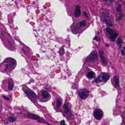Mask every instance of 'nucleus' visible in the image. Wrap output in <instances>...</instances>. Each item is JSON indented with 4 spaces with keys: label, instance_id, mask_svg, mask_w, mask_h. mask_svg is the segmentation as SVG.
<instances>
[{
    "label": "nucleus",
    "instance_id": "obj_1",
    "mask_svg": "<svg viewBox=\"0 0 125 125\" xmlns=\"http://www.w3.org/2000/svg\"><path fill=\"white\" fill-rule=\"evenodd\" d=\"M4 64L5 68L3 71H1L2 73L7 72L8 70H14L16 67V60L12 58H7L4 60Z\"/></svg>",
    "mask_w": 125,
    "mask_h": 125
},
{
    "label": "nucleus",
    "instance_id": "obj_2",
    "mask_svg": "<svg viewBox=\"0 0 125 125\" xmlns=\"http://www.w3.org/2000/svg\"><path fill=\"white\" fill-rule=\"evenodd\" d=\"M109 79L110 76L109 75L106 74L105 72H102L98 78L94 79V83H100V82L107 83Z\"/></svg>",
    "mask_w": 125,
    "mask_h": 125
},
{
    "label": "nucleus",
    "instance_id": "obj_3",
    "mask_svg": "<svg viewBox=\"0 0 125 125\" xmlns=\"http://www.w3.org/2000/svg\"><path fill=\"white\" fill-rule=\"evenodd\" d=\"M106 31L107 33H108L111 41L112 42H115L116 41V39H117V38H118V36H119V34L117 33V32L109 27H107L106 28Z\"/></svg>",
    "mask_w": 125,
    "mask_h": 125
},
{
    "label": "nucleus",
    "instance_id": "obj_4",
    "mask_svg": "<svg viewBox=\"0 0 125 125\" xmlns=\"http://www.w3.org/2000/svg\"><path fill=\"white\" fill-rule=\"evenodd\" d=\"M93 117L98 121L102 120L103 118V111L100 108L95 109L93 112Z\"/></svg>",
    "mask_w": 125,
    "mask_h": 125
},
{
    "label": "nucleus",
    "instance_id": "obj_5",
    "mask_svg": "<svg viewBox=\"0 0 125 125\" xmlns=\"http://www.w3.org/2000/svg\"><path fill=\"white\" fill-rule=\"evenodd\" d=\"M63 109L64 110V112L62 113V116L65 117V118L69 117V116L72 115L73 111L71 110L70 108H69V104L67 103H65L63 104Z\"/></svg>",
    "mask_w": 125,
    "mask_h": 125
},
{
    "label": "nucleus",
    "instance_id": "obj_6",
    "mask_svg": "<svg viewBox=\"0 0 125 125\" xmlns=\"http://www.w3.org/2000/svg\"><path fill=\"white\" fill-rule=\"evenodd\" d=\"M89 95V91L88 90L83 89L81 90L79 93V96L81 99L85 100Z\"/></svg>",
    "mask_w": 125,
    "mask_h": 125
},
{
    "label": "nucleus",
    "instance_id": "obj_7",
    "mask_svg": "<svg viewBox=\"0 0 125 125\" xmlns=\"http://www.w3.org/2000/svg\"><path fill=\"white\" fill-rule=\"evenodd\" d=\"M102 16L104 17V22L106 23L107 27H112V21L108 19L109 18V14L102 13Z\"/></svg>",
    "mask_w": 125,
    "mask_h": 125
},
{
    "label": "nucleus",
    "instance_id": "obj_8",
    "mask_svg": "<svg viewBox=\"0 0 125 125\" xmlns=\"http://www.w3.org/2000/svg\"><path fill=\"white\" fill-rule=\"evenodd\" d=\"M117 11L118 12L119 17L116 19V21L119 22V21H121V20H122L123 18L125 17V15L123 13V9H122V6L121 5L119 4L118 5Z\"/></svg>",
    "mask_w": 125,
    "mask_h": 125
},
{
    "label": "nucleus",
    "instance_id": "obj_9",
    "mask_svg": "<svg viewBox=\"0 0 125 125\" xmlns=\"http://www.w3.org/2000/svg\"><path fill=\"white\" fill-rule=\"evenodd\" d=\"M84 26H86V22L85 21H81L80 23H78L74 27V30H72V33H73V34L77 35V34H78V32H76V31L80 30V29H81V27H84Z\"/></svg>",
    "mask_w": 125,
    "mask_h": 125
},
{
    "label": "nucleus",
    "instance_id": "obj_10",
    "mask_svg": "<svg viewBox=\"0 0 125 125\" xmlns=\"http://www.w3.org/2000/svg\"><path fill=\"white\" fill-rule=\"evenodd\" d=\"M97 58V52L95 51H92L90 55L85 59V62H87L88 61H91L92 60H94Z\"/></svg>",
    "mask_w": 125,
    "mask_h": 125
},
{
    "label": "nucleus",
    "instance_id": "obj_11",
    "mask_svg": "<svg viewBox=\"0 0 125 125\" xmlns=\"http://www.w3.org/2000/svg\"><path fill=\"white\" fill-rule=\"evenodd\" d=\"M114 84L112 83V84H113L115 88L119 89V88H120V77H119V76H115L114 77Z\"/></svg>",
    "mask_w": 125,
    "mask_h": 125
},
{
    "label": "nucleus",
    "instance_id": "obj_12",
    "mask_svg": "<svg viewBox=\"0 0 125 125\" xmlns=\"http://www.w3.org/2000/svg\"><path fill=\"white\" fill-rule=\"evenodd\" d=\"M74 16L76 18L80 17L81 14H82V10H81V6L76 5L74 10Z\"/></svg>",
    "mask_w": 125,
    "mask_h": 125
},
{
    "label": "nucleus",
    "instance_id": "obj_13",
    "mask_svg": "<svg viewBox=\"0 0 125 125\" xmlns=\"http://www.w3.org/2000/svg\"><path fill=\"white\" fill-rule=\"evenodd\" d=\"M99 54L100 56L101 57V60L103 62V66H107V61H106V59H105V57H104V52L102 50H100L99 51Z\"/></svg>",
    "mask_w": 125,
    "mask_h": 125
},
{
    "label": "nucleus",
    "instance_id": "obj_14",
    "mask_svg": "<svg viewBox=\"0 0 125 125\" xmlns=\"http://www.w3.org/2000/svg\"><path fill=\"white\" fill-rule=\"evenodd\" d=\"M8 82V88L10 91H11L12 89H13V87H14V82L11 79H8L7 80Z\"/></svg>",
    "mask_w": 125,
    "mask_h": 125
},
{
    "label": "nucleus",
    "instance_id": "obj_15",
    "mask_svg": "<svg viewBox=\"0 0 125 125\" xmlns=\"http://www.w3.org/2000/svg\"><path fill=\"white\" fill-rule=\"evenodd\" d=\"M38 122V123H42L45 125H51V124L47 123L45 120H44L42 118H41L40 116L37 115V118L35 119Z\"/></svg>",
    "mask_w": 125,
    "mask_h": 125
},
{
    "label": "nucleus",
    "instance_id": "obj_16",
    "mask_svg": "<svg viewBox=\"0 0 125 125\" xmlns=\"http://www.w3.org/2000/svg\"><path fill=\"white\" fill-rule=\"evenodd\" d=\"M23 92L26 94L27 97L29 98V96H36V94H35V92L33 91H28L27 90H23Z\"/></svg>",
    "mask_w": 125,
    "mask_h": 125
},
{
    "label": "nucleus",
    "instance_id": "obj_17",
    "mask_svg": "<svg viewBox=\"0 0 125 125\" xmlns=\"http://www.w3.org/2000/svg\"><path fill=\"white\" fill-rule=\"evenodd\" d=\"M94 76H95V73L93 71H90L87 73L86 78H87L88 80H92V79L94 78Z\"/></svg>",
    "mask_w": 125,
    "mask_h": 125
},
{
    "label": "nucleus",
    "instance_id": "obj_18",
    "mask_svg": "<svg viewBox=\"0 0 125 125\" xmlns=\"http://www.w3.org/2000/svg\"><path fill=\"white\" fill-rule=\"evenodd\" d=\"M122 43H123V40L122 39V38L120 37H118L116 44L118 45L120 49L122 47Z\"/></svg>",
    "mask_w": 125,
    "mask_h": 125
},
{
    "label": "nucleus",
    "instance_id": "obj_19",
    "mask_svg": "<svg viewBox=\"0 0 125 125\" xmlns=\"http://www.w3.org/2000/svg\"><path fill=\"white\" fill-rule=\"evenodd\" d=\"M42 97L43 98V99H45L46 98H48L49 96H50V95L48 92H47L46 91H44L42 92Z\"/></svg>",
    "mask_w": 125,
    "mask_h": 125
},
{
    "label": "nucleus",
    "instance_id": "obj_20",
    "mask_svg": "<svg viewBox=\"0 0 125 125\" xmlns=\"http://www.w3.org/2000/svg\"><path fill=\"white\" fill-rule=\"evenodd\" d=\"M56 105L57 109H60L62 106V101L61 100L58 99L56 101Z\"/></svg>",
    "mask_w": 125,
    "mask_h": 125
},
{
    "label": "nucleus",
    "instance_id": "obj_21",
    "mask_svg": "<svg viewBox=\"0 0 125 125\" xmlns=\"http://www.w3.org/2000/svg\"><path fill=\"white\" fill-rule=\"evenodd\" d=\"M121 111L120 106L116 105V107L113 109V115H115L116 113H118Z\"/></svg>",
    "mask_w": 125,
    "mask_h": 125
},
{
    "label": "nucleus",
    "instance_id": "obj_22",
    "mask_svg": "<svg viewBox=\"0 0 125 125\" xmlns=\"http://www.w3.org/2000/svg\"><path fill=\"white\" fill-rule=\"evenodd\" d=\"M37 115L34 114H29L27 115V119H32L33 120H36L37 118Z\"/></svg>",
    "mask_w": 125,
    "mask_h": 125
},
{
    "label": "nucleus",
    "instance_id": "obj_23",
    "mask_svg": "<svg viewBox=\"0 0 125 125\" xmlns=\"http://www.w3.org/2000/svg\"><path fill=\"white\" fill-rule=\"evenodd\" d=\"M29 47L26 46L25 48L22 49V52L25 54V55H28L29 54Z\"/></svg>",
    "mask_w": 125,
    "mask_h": 125
},
{
    "label": "nucleus",
    "instance_id": "obj_24",
    "mask_svg": "<svg viewBox=\"0 0 125 125\" xmlns=\"http://www.w3.org/2000/svg\"><path fill=\"white\" fill-rule=\"evenodd\" d=\"M59 53L60 54V55H63V54H65V50H64V48L63 47H61L59 49Z\"/></svg>",
    "mask_w": 125,
    "mask_h": 125
},
{
    "label": "nucleus",
    "instance_id": "obj_25",
    "mask_svg": "<svg viewBox=\"0 0 125 125\" xmlns=\"http://www.w3.org/2000/svg\"><path fill=\"white\" fill-rule=\"evenodd\" d=\"M9 44L8 48L10 50H14L15 49V47L10 42H9Z\"/></svg>",
    "mask_w": 125,
    "mask_h": 125
},
{
    "label": "nucleus",
    "instance_id": "obj_26",
    "mask_svg": "<svg viewBox=\"0 0 125 125\" xmlns=\"http://www.w3.org/2000/svg\"><path fill=\"white\" fill-rule=\"evenodd\" d=\"M9 120L10 122H11V123H14V122L16 121V120H17V119L16 118L10 117L9 118Z\"/></svg>",
    "mask_w": 125,
    "mask_h": 125
},
{
    "label": "nucleus",
    "instance_id": "obj_27",
    "mask_svg": "<svg viewBox=\"0 0 125 125\" xmlns=\"http://www.w3.org/2000/svg\"><path fill=\"white\" fill-rule=\"evenodd\" d=\"M93 40H94V41H96V42H100V38L99 37H94V38H93Z\"/></svg>",
    "mask_w": 125,
    "mask_h": 125
},
{
    "label": "nucleus",
    "instance_id": "obj_28",
    "mask_svg": "<svg viewBox=\"0 0 125 125\" xmlns=\"http://www.w3.org/2000/svg\"><path fill=\"white\" fill-rule=\"evenodd\" d=\"M121 54H122V55L125 56V51H124V50H123V49H121Z\"/></svg>",
    "mask_w": 125,
    "mask_h": 125
},
{
    "label": "nucleus",
    "instance_id": "obj_29",
    "mask_svg": "<svg viewBox=\"0 0 125 125\" xmlns=\"http://www.w3.org/2000/svg\"><path fill=\"white\" fill-rule=\"evenodd\" d=\"M3 97L4 98V99H5V100H7V101H9V100H10V99L8 98V97L3 96Z\"/></svg>",
    "mask_w": 125,
    "mask_h": 125
},
{
    "label": "nucleus",
    "instance_id": "obj_30",
    "mask_svg": "<svg viewBox=\"0 0 125 125\" xmlns=\"http://www.w3.org/2000/svg\"><path fill=\"white\" fill-rule=\"evenodd\" d=\"M83 15H84V16H85V17H87V14H86V13H85V12H83Z\"/></svg>",
    "mask_w": 125,
    "mask_h": 125
},
{
    "label": "nucleus",
    "instance_id": "obj_31",
    "mask_svg": "<svg viewBox=\"0 0 125 125\" xmlns=\"http://www.w3.org/2000/svg\"><path fill=\"white\" fill-rule=\"evenodd\" d=\"M30 82L32 83H35V80H34V79H31L30 80Z\"/></svg>",
    "mask_w": 125,
    "mask_h": 125
},
{
    "label": "nucleus",
    "instance_id": "obj_32",
    "mask_svg": "<svg viewBox=\"0 0 125 125\" xmlns=\"http://www.w3.org/2000/svg\"><path fill=\"white\" fill-rule=\"evenodd\" d=\"M2 69H3V67H2V66L0 65V71H1V70H2Z\"/></svg>",
    "mask_w": 125,
    "mask_h": 125
},
{
    "label": "nucleus",
    "instance_id": "obj_33",
    "mask_svg": "<svg viewBox=\"0 0 125 125\" xmlns=\"http://www.w3.org/2000/svg\"><path fill=\"white\" fill-rule=\"evenodd\" d=\"M1 14H2L0 12V20H1Z\"/></svg>",
    "mask_w": 125,
    "mask_h": 125
},
{
    "label": "nucleus",
    "instance_id": "obj_34",
    "mask_svg": "<svg viewBox=\"0 0 125 125\" xmlns=\"http://www.w3.org/2000/svg\"><path fill=\"white\" fill-rule=\"evenodd\" d=\"M104 1H107L108 0H104ZM110 1L112 2V1H114V0H110Z\"/></svg>",
    "mask_w": 125,
    "mask_h": 125
},
{
    "label": "nucleus",
    "instance_id": "obj_35",
    "mask_svg": "<svg viewBox=\"0 0 125 125\" xmlns=\"http://www.w3.org/2000/svg\"><path fill=\"white\" fill-rule=\"evenodd\" d=\"M1 35L2 37H3V36H4V33H3V32H2V33H1Z\"/></svg>",
    "mask_w": 125,
    "mask_h": 125
},
{
    "label": "nucleus",
    "instance_id": "obj_36",
    "mask_svg": "<svg viewBox=\"0 0 125 125\" xmlns=\"http://www.w3.org/2000/svg\"><path fill=\"white\" fill-rule=\"evenodd\" d=\"M30 83H31L30 81H29V82H28L27 83H26V84H30Z\"/></svg>",
    "mask_w": 125,
    "mask_h": 125
},
{
    "label": "nucleus",
    "instance_id": "obj_37",
    "mask_svg": "<svg viewBox=\"0 0 125 125\" xmlns=\"http://www.w3.org/2000/svg\"><path fill=\"white\" fill-rule=\"evenodd\" d=\"M82 73V71H80L79 73H78V75H80V74H81Z\"/></svg>",
    "mask_w": 125,
    "mask_h": 125
},
{
    "label": "nucleus",
    "instance_id": "obj_38",
    "mask_svg": "<svg viewBox=\"0 0 125 125\" xmlns=\"http://www.w3.org/2000/svg\"><path fill=\"white\" fill-rule=\"evenodd\" d=\"M123 50H124V51H125V47H123V49H122Z\"/></svg>",
    "mask_w": 125,
    "mask_h": 125
},
{
    "label": "nucleus",
    "instance_id": "obj_39",
    "mask_svg": "<svg viewBox=\"0 0 125 125\" xmlns=\"http://www.w3.org/2000/svg\"><path fill=\"white\" fill-rule=\"evenodd\" d=\"M52 54H55V53L54 52H52Z\"/></svg>",
    "mask_w": 125,
    "mask_h": 125
},
{
    "label": "nucleus",
    "instance_id": "obj_40",
    "mask_svg": "<svg viewBox=\"0 0 125 125\" xmlns=\"http://www.w3.org/2000/svg\"><path fill=\"white\" fill-rule=\"evenodd\" d=\"M15 29H17V30H18V27H16Z\"/></svg>",
    "mask_w": 125,
    "mask_h": 125
},
{
    "label": "nucleus",
    "instance_id": "obj_41",
    "mask_svg": "<svg viewBox=\"0 0 125 125\" xmlns=\"http://www.w3.org/2000/svg\"><path fill=\"white\" fill-rule=\"evenodd\" d=\"M56 112H57L58 113V112H59V111H58V110H56Z\"/></svg>",
    "mask_w": 125,
    "mask_h": 125
},
{
    "label": "nucleus",
    "instance_id": "obj_42",
    "mask_svg": "<svg viewBox=\"0 0 125 125\" xmlns=\"http://www.w3.org/2000/svg\"><path fill=\"white\" fill-rule=\"evenodd\" d=\"M123 114L124 115V116H125V112H124Z\"/></svg>",
    "mask_w": 125,
    "mask_h": 125
},
{
    "label": "nucleus",
    "instance_id": "obj_43",
    "mask_svg": "<svg viewBox=\"0 0 125 125\" xmlns=\"http://www.w3.org/2000/svg\"><path fill=\"white\" fill-rule=\"evenodd\" d=\"M42 52L44 53L45 52V51H42Z\"/></svg>",
    "mask_w": 125,
    "mask_h": 125
},
{
    "label": "nucleus",
    "instance_id": "obj_44",
    "mask_svg": "<svg viewBox=\"0 0 125 125\" xmlns=\"http://www.w3.org/2000/svg\"><path fill=\"white\" fill-rule=\"evenodd\" d=\"M10 29H13V27H10Z\"/></svg>",
    "mask_w": 125,
    "mask_h": 125
},
{
    "label": "nucleus",
    "instance_id": "obj_45",
    "mask_svg": "<svg viewBox=\"0 0 125 125\" xmlns=\"http://www.w3.org/2000/svg\"><path fill=\"white\" fill-rule=\"evenodd\" d=\"M121 117H122V118H123L124 117V116H123V115H121Z\"/></svg>",
    "mask_w": 125,
    "mask_h": 125
},
{
    "label": "nucleus",
    "instance_id": "obj_46",
    "mask_svg": "<svg viewBox=\"0 0 125 125\" xmlns=\"http://www.w3.org/2000/svg\"><path fill=\"white\" fill-rule=\"evenodd\" d=\"M67 31H70V30H69V28H67Z\"/></svg>",
    "mask_w": 125,
    "mask_h": 125
},
{
    "label": "nucleus",
    "instance_id": "obj_47",
    "mask_svg": "<svg viewBox=\"0 0 125 125\" xmlns=\"http://www.w3.org/2000/svg\"><path fill=\"white\" fill-rule=\"evenodd\" d=\"M8 18H9V16H8Z\"/></svg>",
    "mask_w": 125,
    "mask_h": 125
},
{
    "label": "nucleus",
    "instance_id": "obj_48",
    "mask_svg": "<svg viewBox=\"0 0 125 125\" xmlns=\"http://www.w3.org/2000/svg\"><path fill=\"white\" fill-rule=\"evenodd\" d=\"M9 23H10V21H9Z\"/></svg>",
    "mask_w": 125,
    "mask_h": 125
},
{
    "label": "nucleus",
    "instance_id": "obj_49",
    "mask_svg": "<svg viewBox=\"0 0 125 125\" xmlns=\"http://www.w3.org/2000/svg\"><path fill=\"white\" fill-rule=\"evenodd\" d=\"M69 15V16H71V15Z\"/></svg>",
    "mask_w": 125,
    "mask_h": 125
},
{
    "label": "nucleus",
    "instance_id": "obj_50",
    "mask_svg": "<svg viewBox=\"0 0 125 125\" xmlns=\"http://www.w3.org/2000/svg\"><path fill=\"white\" fill-rule=\"evenodd\" d=\"M53 57H55V56H53Z\"/></svg>",
    "mask_w": 125,
    "mask_h": 125
},
{
    "label": "nucleus",
    "instance_id": "obj_51",
    "mask_svg": "<svg viewBox=\"0 0 125 125\" xmlns=\"http://www.w3.org/2000/svg\"><path fill=\"white\" fill-rule=\"evenodd\" d=\"M0 108H1V106H0Z\"/></svg>",
    "mask_w": 125,
    "mask_h": 125
}]
</instances>
